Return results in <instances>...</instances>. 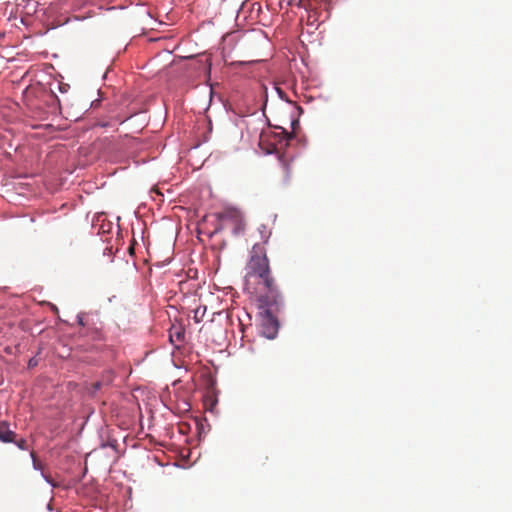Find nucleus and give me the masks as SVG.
I'll return each instance as SVG.
<instances>
[{
    "label": "nucleus",
    "mask_w": 512,
    "mask_h": 512,
    "mask_svg": "<svg viewBox=\"0 0 512 512\" xmlns=\"http://www.w3.org/2000/svg\"><path fill=\"white\" fill-rule=\"evenodd\" d=\"M205 313H206V306H198L194 310L193 318H194L195 322H197V323L201 322L205 317Z\"/></svg>",
    "instance_id": "5"
},
{
    "label": "nucleus",
    "mask_w": 512,
    "mask_h": 512,
    "mask_svg": "<svg viewBox=\"0 0 512 512\" xmlns=\"http://www.w3.org/2000/svg\"><path fill=\"white\" fill-rule=\"evenodd\" d=\"M260 308L263 311L260 312V326L261 334L268 339H273L278 333V320L274 316V312L278 311L280 306L283 304V299L279 293L278 301L275 303H265L262 301V295L258 298Z\"/></svg>",
    "instance_id": "2"
},
{
    "label": "nucleus",
    "mask_w": 512,
    "mask_h": 512,
    "mask_svg": "<svg viewBox=\"0 0 512 512\" xmlns=\"http://www.w3.org/2000/svg\"><path fill=\"white\" fill-rule=\"evenodd\" d=\"M70 86L66 83H58V89L61 93H66L69 90Z\"/></svg>",
    "instance_id": "7"
},
{
    "label": "nucleus",
    "mask_w": 512,
    "mask_h": 512,
    "mask_svg": "<svg viewBox=\"0 0 512 512\" xmlns=\"http://www.w3.org/2000/svg\"><path fill=\"white\" fill-rule=\"evenodd\" d=\"M13 443H15L17 445V447L19 449H21V450H28L29 449L28 442L24 438H20L18 440L15 438V441H13Z\"/></svg>",
    "instance_id": "6"
},
{
    "label": "nucleus",
    "mask_w": 512,
    "mask_h": 512,
    "mask_svg": "<svg viewBox=\"0 0 512 512\" xmlns=\"http://www.w3.org/2000/svg\"><path fill=\"white\" fill-rule=\"evenodd\" d=\"M16 433L9 428L7 422L0 423V441L3 443H12L15 441Z\"/></svg>",
    "instance_id": "4"
},
{
    "label": "nucleus",
    "mask_w": 512,
    "mask_h": 512,
    "mask_svg": "<svg viewBox=\"0 0 512 512\" xmlns=\"http://www.w3.org/2000/svg\"><path fill=\"white\" fill-rule=\"evenodd\" d=\"M78 323H79L80 325H84L83 320H82V318H81V317H78Z\"/></svg>",
    "instance_id": "10"
},
{
    "label": "nucleus",
    "mask_w": 512,
    "mask_h": 512,
    "mask_svg": "<svg viewBox=\"0 0 512 512\" xmlns=\"http://www.w3.org/2000/svg\"><path fill=\"white\" fill-rule=\"evenodd\" d=\"M283 133L285 134V137L287 140H290L294 137L292 134L288 133L286 130H284Z\"/></svg>",
    "instance_id": "8"
},
{
    "label": "nucleus",
    "mask_w": 512,
    "mask_h": 512,
    "mask_svg": "<svg viewBox=\"0 0 512 512\" xmlns=\"http://www.w3.org/2000/svg\"><path fill=\"white\" fill-rule=\"evenodd\" d=\"M219 221L215 232H220L224 228L230 227L234 235H240L244 232L246 222L241 211L235 208H226L222 212L217 214Z\"/></svg>",
    "instance_id": "3"
},
{
    "label": "nucleus",
    "mask_w": 512,
    "mask_h": 512,
    "mask_svg": "<svg viewBox=\"0 0 512 512\" xmlns=\"http://www.w3.org/2000/svg\"><path fill=\"white\" fill-rule=\"evenodd\" d=\"M94 386H95V389H99V388H100V386H101V383H100V382H96V383L94 384Z\"/></svg>",
    "instance_id": "9"
},
{
    "label": "nucleus",
    "mask_w": 512,
    "mask_h": 512,
    "mask_svg": "<svg viewBox=\"0 0 512 512\" xmlns=\"http://www.w3.org/2000/svg\"><path fill=\"white\" fill-rule=\"evenodd\" d=\"M259 232L263 241L255 243L249 252L245 266V289L251 294L263 293L262 301L265 303H275L278 301L279 291L272 276L266 249L271 231L265 225H261Z\"/></svg>",
    "instance_id": "1"
}]
</instances>
